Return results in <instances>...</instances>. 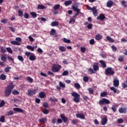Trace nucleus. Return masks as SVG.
Listing matches in <instances>:
<instances>
[{"label": "nucleus", "instance_id": "obj_34", "mask_svg": "<svg viewBox=\"0 0 127 127\" xmlns=\"http://www.w3.org/2000/svg\"><path fill=\"white\" fill-rule=\"evenodd\" d=\"M10 69H11V67H10V66L8 65L6 66V67H5L4 71L6 73H7L9 72V70H10Z\"/></svg>", "mask_w": 127, "mask_h": 127}, {"label": "nucleus", "instance_id": "obj_53", "mask_svg": "<svg viewBox=\"0 0 127 127\" xmlns=\"http://www.w3.org/2000/svg\"><path fill=\"white\" fill-rule=\"evenodd\" d=\"M0 121L1 123H4V116H1L0 118Z\"/></svg>", "mask_w": 127, "mask_h": 127}, {"label": "nucleus", "instance_id": "obj_25", "mask_svg": "<svg viewBox=\"0 0 127 127\" xmlns=\"http://www.w3.org/2000/svg\"><path fill=\"white\" fill-rule=\"evenodd\" d=\"M27 48L29 50H31V51H34V49H35V47L34 46L32 47L29 45L27 46Z\"/></svg>", "mask_w": 127, "mask_h": 127}, {"label": "nucleus", "instance_id": "obj_45", "mask_svg": "<svg viewBox=\"0 0 127 127\" xmlns=\"http://www.w3.org/2000/svg\"><path fill=\"white\" fill-rule=\"evenodd\" d=\"M83 81L84 82H88L89 81V77L85 76L83 78Z\"/></svg>", "mask_w": 127, "mask_h": 127}, {"label": "nucleus", "instance_id": "obj_27", "mask_svg": "<svg viewBox=\"0 0 127 127\" xmlns=\"http://www.w3.org/2000/svg\"><path fill=\"white\" fill-rule=\"evenodd\" d=\"M30 14L33 18H36V17L37 16V14H36V12H31Z\"/></svg>", "mask_w": 127, "mask_h": 127}, {"label": "nucleus", "instance_id": "obj_50", "mask_svg": "<svg viewBox=\"0 0 127 127\" xmlns=\"http://www.w3.org/2000/svg\"><path fill=\"white\" fill-rule=\"evenodd\" d=\"M89 72H90L91 74H95V71H94V69L92 68H89L88 69Z\"/></svg>", "mask_w": 127, "mask_h": 127}, {"label": "nucleus", "instance_id": "obj_59", "mask_svg": "<svg viewBox=\"0 0 127 127\" xmlns=\"http://www.w3.org/2000/svg\"><path fill=\"white\" fill-rule=\"evenodd\" d=\"M88 90L90 94H94V89H92L91 88H89L88 89Z\"/></svg>", "mask_w": 127, "mask_h": 127}, {"label": "nucleus", "instance_id": "obj_51", "mask_svg": "<svg viewBox=\"0 0 127 127\" xmlns=\"http://www.w3.org/2000/svg\"><path fill=\"white\" fill-rule=\"evenodd\" d=\"M118 124H123L124 123V119L120 118L118 119Z\"/></svg>", "mask_w": 127, "mask_h": 127}, {"label": "nucleus", "instance_id": "obj_63", "mask_svg": "<svg viewBox=\"0 0 127 127\" xmlns=\"http://www.w3.org/2000/svg\"><path fill=\"white\" fill-rule=\"evenodd\" d=\"M75 23V19L73 18H71L69 21V23Z\"/></svg>", "mask_w": 127, "mask_h": 127}, {"label": "nucleus", "instance_id": "obj_2", "mask_svg": "<svg viewBox=\"0 0 127 127\" xmlns=\"http://www.w3.org/2000/svg\"><path fill=\"white\" fill-rule=\"evenodd\" d=\"M71 95L73 97V101L75 103H80V94L75 92H72Z\"/></svg>", "mask_w": 127, "mask_h": 127}, {"label": "nucleus", "instance_id": "obj_46", "mask_svg": "<svg viewBox=\"0 0 127 127\" xmlns=\"http://www.w3.org/2000/svg\"><path fill=\"white\" fill-rule=\"evenodd\" d=\"M13 95H18V94H19V92H18V91L14 89L12 92Z\"/></svg>", "mask_w": 127, "mask_h": 127}, {"label": "nucleus", "instance_id": "obj_1", "mask_svg": "<svg viewBox=\"0 0 127 127\" xmlns=\"http://www.w3.org/2000/svg\"><path fill=\"white\" fill-rule=\"evenodd\" d=\"M13 88H14V85L12 82L9 83V85L7 86L4 91L5 97H9L10 94H11V91H12Z\"/></svg>", "mask_w": 127, "mask_h": 127}, {"label": "nucleus", "instance_id": "obj_3", "mask_svg": "<svg viewBox=\"0 0 127 127\" xmlns=\"http://www.w3.org/2000/svg\"><path fill=\"white\" fill-rule=\"evenodd\" d=\"M61 68H62L61 65L59 64H55L52 66V71L56 73L59 71H60V70H61Z\"/></svg>", "mask_w": 127, "mask_h": 127}, {"label": "nucleus", "instance_id": "obj_44", "mask_svg": "<svg viewBox=\"0 0 127 127\" xmlns=\"http://www.w3.org/2000/svg\"><path fill=\"white\" fill-rule=\"evenodd\" d=\"M17 59H18L19 61H21V62H23L24 61L23 57H22L21 56H18Z\"/></svg>", "mask_w": 127, "mask_h": 127}, {"label": "nucleus", "instance_id": "obj_24", "mask_svg": "<svg viewBox=\"0 0 127 127\" xmlns=\"http://www.w3.org/2000/svg\"><path fill=\"white\" fill-rule=\"evenodd\" d=\"M51 26H57L59 25V23L57 21H53L51 23Z\"/></svg>", "mask_w": 127, "mask_h": 127}, {"label": "nucleus", "instance_id": "obj_10", "mask_svg": "<svg viewBox=\"0 0 127 127\" xmlns=\"http://www.w3.org/2000/svg\"><path fill=\"white\" fill-rule=\"evenodd\" d=\"M107 123H108V119L107 118L105 117L102 119L101 121L102 126H105Z\"/></svg>", "mask_w": 127, "mask_h": 127}, {"label": "nucleus", "instance_id": "obj_11", "mask_svg": "<svg viewBox=\"0 0 127 127\" xmlns=\"http://www.w3.org/2000/svg\"><path fill=\"white\" fill-rule=\"evenodd\" d=\"M76 117L81 120H84L85 119V116L83 114L78 113L76 114Z\"/></svg>", "mask_w": 127, "mask_h": 127}, {"label": "nucleus", "instance_id": "obj_62", "mask_svg": "<svg viewBox=\"0 0 127 127\" xmlns=\"http://www.w3.org/2000/svg\"><path fill=\"white\" fill-rule=\"evenodd\" d=\"M112 48L114 52H116V51L117 50V47H116L115 46H112Z\"/></svg>", "mask_w": 127, "mask_h": 127}, {"label": "nucleus", "instance_id": "obj_9", "mask_svg": "<svg viewBox=\"0 0 127 127\" xmlns=\"http://www.w3.org/2000/svg\"><path fill=\"white\" fill-rule=\"evenodd\" d=\"M119 112L120 114H127V108L124 107H121L119 109Z\"/></svg>", "mask_w": 127, "mask_h": 127}, {"label": "nucleus", "instance_id": "obj_14", "mask_svg": "<svg viewBox=\"0 0 127 127\" xmlns=\"http://www.w3.org/2000/svg\"><path fill=\"white\" fill-rule=\"evenodd\" d=\"M13 110L15 112H17L18 113H24L23 110L21 109V108H13Z\"/></svg>", "mask_w": 127, "mask_h": 127}, {"label": "nucleus", "instance_id": "obj_57", "mask_svg": "<svg viewBox=\"0 0 127 127\" xmlns=\"http://www.w3.org/2000/svg\"><path fill=\"white\" fill-rule=\"evenodd\" d=\"M26 56H27L28 57H30V55H31V54H32V53L29 52H26L25 53Z\"/></svg>", "mask_w": 127, "mask_h": 127}, {"label": "nucleus", "instance_id": "obj_60", "mask_svg": "<svg viewBox=\"0 0 127 127\" xmlns=\"http://www.w3.org/2000/svg\"><path fill=\"white\" fill-rule=\"evenodd\" d=\"M80 51L84 53L86 51V49L83 47H80Z\"/></svg>", "mask_w": 127, "mask_h": 127}, {"label": "nucleus", "instance_id": "obj_33", "mask_svg": "<svg viewBox=\"0 0 127 127\" xmlns=\"http://www.w3.org/2000/svg\"><path fill=\"white\" fill-rule=\"evenodd\" d=\"M53 8L55 10H57V9H59V8H60V4H58L55 5L53 7Z\"/></svg>", "mask_w": 127, "mask_h": 127}, {"label": "nucleus", "instance_id": "obj_7", "mask_svg": "<svg viewBox=\"0 0 127 127\" xmlns=\"http://www.w3.org/2000/svg\"><path fill=\"white\" fill-rule=\"evenodd\" d=\"M37 90L36 89H34L33 90H31V89H28V96H32V95H35V94H36V92H37Z\"/></svg>", "mask_w": 127, "mask_h": 127}, {"label": "nucleus", "instance_id": "obj_4", "mask_svg": "<svg viewBox=\"0 0 127 127\" xmlns=\"http://www.w3.org/2000/svg\"><path fill=\"white\" fill-rule=\"evenodd\" d=\"M87 8L89 10H92L93 14L95 16H97V15H98V10H97V8H96V7H93L92 8L90 6L87 5Z\"/></svg>", "mask_w": 127, "mask_h": 127}, {"label": "nucleus", "instance_id": "obj_42", "mask_svg": "<svg viewBox=\"0 0 127 127\" xmlns=\"http://www.w3.org/2000/svg\"><path fill=\"white\" fill-rule=\"evenodd\" d=\"M23 16L24 18H26V19L29 18V14L28 13H24Z\"/></svg>", "mask_w": 127, "mask_h": 127}, {"label": "nucleus", "instance_id": "obj_40", "mask_svg": "<svg viewBox=\"0 0 127 127\" xmlns=\"http://www.w3.org/2000/svg\"><path fill=\"white\" fill-rule=\"evenodd\" d=\"M49 100L51 102H58V99L57 98H52V97H51L49 99Z\"/></svg>", "mask_w": 127, "mask_h": 127}, {"label": "nucleus", "instance_id": "obj_16", "mask_svg": "<svg viewBox=\"0 0 127 127\" xmlns=\"http://www.w3.org/2000/svg\"><path fill=\"white\" fill-rule=\"evenodd\" d=\"M6 55H2L1 56L0 59L3 62H6Z\"/></svg>", "mask_w": 127, "mask_h": 127}, {"label": "nucleus", "instance_id": "obj_48", "mask_svg": "<svg viewBox=\"0 0 127 127\" xmlns=\"http://www.w3.org/2000/svg\"><path fill=\"white\" fill-rule=\"evenodd\" d=\"M43 114H44V115H48V114L49 113V111H48L47 109H44L43 111Z\"/></svg>", "mask_w": 127, "mask_h": 127}, {"label": "nucleus", "instance_id": "obj_28", "mask_svg": "<svg viewBox=\"0 0 127 127\" xmlns=\"http://www.w3.org/2000/svg\"><path fill=\"white\" fill-rule=\"evenodd\" d=\"M59 50H60L61 52H65V51H66V48L64 46H61L59 48Z\"/></svg>", "mask_w": 127, "mask_h": 127}, {"label": "nucleus", "instance_id": "obj_23", "mask_svg": "<svg viewBox=\"0 0 127 127\" xmlns=\"http://www.w3.org/2000/svg\"><path fill=\"white\" fill-rule=\"evenodd\" d=\"M11 44H12L13 45H19L20 44V43L16 41H11L10 42Z\"/></svg>", "mask_w": 127, "mask_h": 127}, {"label": "nucleus", "instance_id": "obj_15", "mask_svg": "<svg viewBox=\"0 0 127 127\" xmlns=\"http://www.w3.org/2000/svg\"><path fill=\"white\" fill-rule=\"evenodd\" d=\"M45 97H46V95L43 92H41L39 94V98H41V99H44Z\"/></svg>", "mask_w": 127, "mask_h": 127}, {"label": "nucleus", "instance_id": "obj_64", "mask_svg": "<svg viewBox=\"0 0 127 127\" xmlns=\"http://www.w3.org/2000/svg\"><path fill=\"white\" fill-rule=\"evenodd\" d=\"M44 108H48V103L44 102L43 104Z\"/></svg>", "mask_w": 127, "mask_h": 127}, {"label": "nucleus", "instance_id": "obj_30", "mask_svg": "<svg viewBox=\"0 0 127 127\" xmlns=\"http://www.w3.org/2000/svg\"><path fill=\"white\" fill-rule=\"evenodd\" d=\"M121 5H122V6H123V7H127V2H126V0H122L121 1Z\"/></svg>", "mask_w": 127, "mask_h": 127}, {"label": "nucleus", "instance_id": "obj_20", "mask_svg": "<svg viewBox=\"0 0 127 127\" xmlns=\"http://www.w3.org/2000/svg\"><path fill=\"white\" fill-rule=\"evenodd\" d=\"M74 87L75 88V89H77V90H79V89H81V85H80V84L78 83H75L74 84Z\"/></svg>", "mask_w": 127, "mask_h": 127}, {"label": "nucleus", "instance_id": "obj_31", "mask_svg": "<svg viewBox=\"0 0 127 127\" xmlns=\"http://www.w3.org/2000/svg\"><path fill=\"white\" fill-rule=\"evenodd\" d=\"M106 6L107 7H112V0H109L106 4Z\"/></svg>", "mask_w": 127, "mask_h": 127}, {"label": "nucleus", "instance_id": "obj_19", "mask_svg": "<svg viewBox=\"0 0 127 127\" xmlns=\"http://www.w3.org/2000/svg\"><path fill=\"white\" fill-rule=\"evenodd\" d=\"M93 69L94 71H98V70H99V65H98V64L95 63L93 64Z\"/></svg>", "mask_w": 127, "mask_h": 127}, {"label": "nucleus", "instance_id": "obj_36", "mask_svg": "<svg viewBox=\"0 0 127 127\" xmlns=\"http://www.w3.org/2000/svg\"><path fill=\"white\" fill-rule=\"evenodd\" d=\"M63 42L64 43H70L71 42V40H70L69 39H67L65 38H63Z\"/></svg>", "mask_w": 127, "mask_h": 127}, {"label": "nucleus", "instance_id": "obj_32", "mask_svg": "<svg viewBox=\"0 0 127 127\" xmlns=\"http://www.w3.org/2000/svg\"><path fill=\"white\" fill-rule=\"evenodd\" d=\"M0 79L2 80H4L5 79H6V76L3 74H1L0 75Z\"/></svg>", "mask_w": 127, "mask_h": 127}, {"label": "nucleus", "instance_id": "obj_43", "mask_svg": "<svg viewBox=\"0 0 127 127\" xmlns=\"http://www.w3.org/2000/svg\"><path fill=\"white\" fill-rule=\"evenodd\" d=\"M118 60L119 62H123V61H124V56H120Z\"/></svg>", "mask_w": 127, "mask_h": 127}, {"label": "nucleus", "instance_id": "obj_39", "mask_svg": "<svg viewBox=\"0 0 127 127\" xmlns=\"http://www.w3.org/2000/svg\"><path fill=\"white\" fill-rule=\"evenodd\" d=\"M69 74V71L67 70H64L62 73L63 76H68Z\"/></svg>", "mask_w": 127, "mask_h": 127}, {"label": "nucleus", "instance_id": "obj_58", "mask_svg": "<svg viewBox=\"0 0 127 127\" xmlns=\"http://www.w3.org/2000/svg\"><path fill=\"white\" fill-rule=\"evenodd\" d=\"M28 38L30 40V41H31V42H33L34 41V38H33L31 36H29L28 37Z\"/></svg>", "mask_w": 127, "mask_h": 127}, {"label": "nucleus", "instance_id": "obj_13", "mask_svg": "<svg viewBox=\"0 0 127 127\" xmlns=\"http://www.w3.org/2000/svg\"><path fill=\"white\" fill-rule=\"evenodd\" d=\"M36 59V56L34 54H32L29 57V60L31 61H34Z\"/></svg>", "mask_w": 127, "mask_h": 127}, {"label": "nucleus", "instance_id": "obj_38", "mask_svg": "<svg viewBox=\"0 0 127 127\" xmlns=\"http://www.w3.org/2000/svg\"><path fill=\"white\" fill-rule=\"evenodd\" d=\"M27 80L28 82L30 83H32L33 82V79H32V78H31L29 76L27 77Z\"/></svg>", "mask_w": 127, "mask_h": 127}, {"label": "nucleus", "instance_id": "obj_54", "mask_svg": "<svg viewBox=\"0 0 127 127\" xmlns=\"http://www.w3.org/2000/svg\"><path fill=\"white\" fill-rule=\"evenodd\" d=\"M89 43L90 44H91V45H93V44H95V40H94L93 39H91L89 41Z\"/></svg>", "mask_w": 127, "mask_h": 127}, {"label": "nucleus", "instance_id": "obj_17", "mask_svg": "<svg viewBox=\"0 0 127 127\" xmlns=\"http://www.w3.org/2000/svg\"><path fill=\"white\" fill-rule=\"evenodd\" d=\"M105 15L103 14H101L99 16H97V19H99V20H104L105 19Z\"/></svg>", "mask_w": 127, "mask_h": 127}, {"label": "nucleus", "instance_id": "obj_22", "mask_svg": "<svg viewBox=\"0 0 127 127\" xmlns=\"http://www.w3.org/2000/svg\"><path fill=\"white\" fill-rule=\"evenodd\" d=\"M47 118L46 117L43 118L39 120V123H45V122H47Z\"/></svg>", "mask_w": 127, "mask_h": 127}, {"label": "nucleus", "instance_id": "obj_41", "mask_svg": "<svg viewBox=\"0 0 127 127\" xmlns=\"http://www.w3.org/2000/svg\"><path fill=\"white\" fill-rule=\"evenodd\" d=\"M6 49L7 52H8L10 54H12V50H11V48H10V47H7L6 48Z\"/></svg>", "mask_w": 127, "mask_h": 127}, {"label": "nucleus", "instance_id": "obj_12", "mask_svg": "<svg viewBox=\"0 0 127 127\" xmlns=\"http://www.w3.org/2000/svg\"><path fill=\"white\" fill-rule=\"evenodd\" d=\"M105 74L106 75H110V74H112V67L107 68L105 70Z\"/></svg>", "mask_w": 127, "mask_h": 127}, {"label": "nucleus", "instance_id": "obj_56", "mask_svg": "<svg viewBox=\"0 0 127 127\" xmlns=\"http://www.w3.org/2000/svg\"><path fill=\"white\" fill-rule=\"evenodd\" d=\"M112 91H113L114 93H118V90L114 87H112Z\"/></svg>", "mask_w": 127, "mask_h": 127}, {"label": "nucleus", "instance_id": "obj_52", "mask_svg": "<svg viewBox=\"0 0 127 127\" xmlns=\"http://www.w3.org/2000/svg\"><path fill=\"white\" fill-rule=\"evenodd\" d=\"M4 104H5V103H4V101L2 100L0 103V108L3 107V106H4Z\"/></svg>", "mask_w": 127, "mask_h": 127}, {"label": "nucleus", "instance_id": "obj_6", "mask_svg": "<svg viewBox=\"0 0 127 127\" xmlns=\"http://www.w3.org/2000/svg\"><path fill=\"white\" fill-rule=\"evenodd\" d=\"M99 104L101 105H104V104L108 105V104H110V101L106 98H103L102 100H100L99 101Z\"/></svg>", "mask_w": 127, "mask_h": 127}, {"label": "nucleus", "instance_id": "obj_61", "mask_svg": "<svg viewBox=\"0 0 127 127\" xmlns=\"http://www.w3.org/2000/svg\"><path fill=\"white\" fill-rule=\"evenodd\" d=\"M16 41H17V42H21V38L17 37L15 38Z\"/></svg>", "mask_w": 127, "mask_h": 127}, {"label": "nucleus", "instance_id": "obj_37", "mask_svg": "<svg viewBox=\"0 0 127 127\" xmlns=\"http://www.w3.org/2000/svg\"><path fill=\"white\" fill-rule=\"evenodd\" d=\"M37 8L39 9H44L45 8V6L43 5L39 4L37 6Z\"/></svg>", "mask_w": 127, "mask_h": 127}, {"label": "nucleus", "instance_id": "obj_18", "mask_svg": "<svg viewBox=\"0 0 127 127\" xmlns=\"http://www.w3.org/2000/svg\"><path fill=\"white\" fill-rule=\"evenodd\" d=\"M103 38V36L100 34H97L95 36V39L96 40H101Z\"/></svg>", "mask_w": 127, "mask_h": 127}, {"label": "nucleus", "instance_id": "obj_21", "mask_svg": "<svg viewBox=\"0 0 127 127\" xmlns=\"http://www.w3.org/2000/svg\"><path fill=\"white\" fill-rule=\"evenodd\" d=\"M72 3V0H66L64 2V5L65 6H68V5H70Z\"/></svg>", "mask_w": 127, "mask_h": 127}, {"label": "nucleus", "instance_id": "obj_5", "mask_svg": "<svg viewBox=\"0 0 127 127\" xmlns=\"http://www.w3.org/2000/svg\"><path fill=\"white\" fill-rule=\"evenodd\" d=\"M72 9L74 10V11H76V13L74 14V16H72L73 18H75V17H76V16H78L79 15V13H80V9L78 8V7L72 5Z\"/></svg>", "mask_w": 127, "mask_h": 127}, {"label": "nucleus", "instance_id": "obj_49", "mask_svg": "<svg viewBox=\"0 0 127 127\" xmlns=\"http://www.w3.org/2000/svg\"><path fill=\"white\" fill-rule=\"evenodd\" d=\"M107 93L106 92H101L100 94L101 97H106V95H107Z\"/></svg>", "mask_w": 127, "mask_h": 127}, {"label": "nucleus", "instance_id": "obj_29", "mask_svg": "<svg viewBox=\"0 0 127 127\" xmlns=\"http://www.w3.org/2000/svg\"><path fill=\"white\" fill-rule=\"evenodd\" d=\"M100 63L103 68H106V67H107V65H106V63L104 61H100Z\"/></svg>", "mask_w": 127, "mask_h": 127}, {"label": "nucleus", "instance_id": "obj_35", "mask_svg": "<svg viewBox=\"0 0 127 127\" xmlns=\"http://www.w3.org/2000/svg\"><path fill=\"white\" fill-rule=\"evenodd\" d=\"M55 33H56V30L54 29H52L50 32V35H54Z\"/></svg>", "mask_w": 127, "mask_h": 127}, {"label": "nucleus", "instance_id": "obj_47", "mask_svg": "<svg viewBox=\"0 0 127 127\" xmlns=\"http://www.w3.org/2000/svg\"><path fill=\"white\" fill-rule=\"evenodd\" d=\"M59 85H60V87H62V88H65V84H64L61 81L59 82Z\"/></svg>", "mask_w": 127, "mask_h": 127}, {"label": "nucleus", "instance_id": "obj_26", "mask_svg": "<svg viewBox=\"0 0 127 127\" xmlns=\"http://www.w3.org/2000/svg\"><path fill=\"white\" fill-rule=\"evenodd\" d=\"M118 106L117 104H115L113 106L112 108V110L114 112V113H116L117 112V108H118Z\"/></svg>", "mask_w": 127, "mask_h": 127}, {"label": "nucleus", "instance_id": "obj_8", "mask_svg": "<svg viewBox=\"0 0 127 127\" xmlns=\"http://www.w3.org/2000/svg\"><path fill=\"white\" fill-rule=\"evenodd\" d=\"M113 85L114 87L118 88V87H119L120 85V81L117 78H114V80L113 81Z\"/></svg>", "mask_w": 127, "mask_h": 127}, {"label": "nucleus", "instance_id": "obj_55", "mask_svg": "<svg viewBox=\"0 0 127 127\" xmlns=\"http://www.w3.org/2000/svg\"><path fill=\"white\" fill-rule=\"evenodd\" d=\"M18 16H22L23 15V12L21 10H18Z\"/></svg>", "mask_w": 127, "mask_h": 127}]
</instances>
